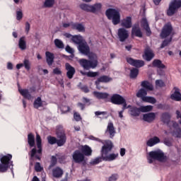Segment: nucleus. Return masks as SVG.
I'll return each mask as SVG.
<instances>
[{
	"instance_id": "obj_59",
	"label": "nucleus",
	"mask_w": 181,
	"mask_h": 181,
	"mask_svg": "<svg viewBox=\"0 0 181 181\" xmlns=\"http://www.w3.org/2000/svg\"><path fill=\"white\" fill-rule=\"evenodd\" d=\"M30 30V24L29 22L25 23V32L27 33H29V31Z\"/></svg>"
},
{
	"instance_id": "obj_28",
	"label": "nucleus",
	"mask_w": 181,
	"mask_h": 181,
	"mask_svg": "<svg viewBox=\"0 0 181 181\" xmlns=\"http://www.w3.org/2000/svg\"><path fill=\"white\" fill-rule=\"evenodd\" d=\"M18 91L20 94H21L24 98H27V100H32L33 98L28 89H21V88H18Z\"/></svg>"
},
{
	"instance_id": "obj_40",
	"label": "nucleus",
	"mask_w": 181,
	"mask_h": 181,
	"mask_svg": "<svg viewBox=\"0 0 181 181\" xmlns=\"http://www.w3.org/2000/svg\"><path fill=\"white\" fill-rule=\"evenodd\" d=\"M79 6L81 9L85 11V12H91V5L90 4H81Z\"/></svg>"
},
{
	"instance_id": "obj_5",
	"label": "nucleus",
	"mask_w": 181,
	"mask_h": 181,
	"mask_svg": "<svg viewBox=\"0 0 181 181\" xmlns=\"http://www.w3.org/2000/svg\"><path fill=\"white\" fill-rule=\"evenodd\" d=\"M147 160L148 163H153L155 160L166 162V156H165V153L160 149L152 151L148 153Z\"/></svg>"
},
{
	"instance_id": "obj_3",
	"label": "nucleus",
	"mask_w": 181,
	"mask_h": 181,
	"mask_svg": "<svg viewBox=\"0 0 181 181\" xmlns=\"http://www.w3.org/2000/svg\"><path fill=\"white\" fill-rule=\"evenodd\" d=\"M170 118H172V116L169 112H164L160 116L161 122L165 124L171 130L173 129V132H171L173 136L181 138V128L179 127V124L173 120H170Z\"/></svg>"
},
{
	"instance_id": "obj_58",
	"label": "nucleus",
	"mask_w": 181,
	"mask_h": 181,
	"mask_svg": "<svg viewBox=\"0 0 181 181\" xmlns=\"http://www.w3.org/2000/svg\"><path fill=\"white\" fill-rule=\"evenodd\" d=\"M176 115H177V119H179V124H181V110L179 111V110H177L176 111Z\"/></svg>"
},
{
	"instance_id": "obj_12",
	"label": "nucleus",
	"mask_w": 181,
	"mask_h": 181,
	"mask_svg": "<svg viewBox=\"0 0 181 181\" xmlns=\"http://www.w3.org/2000/svg\"><path fill=\"white\" fill-rule=\"evenodd\" d=\"M117 37L119 42H124L129 37V32L124 28H119L117 30Z\"/></svg>"
},
{
	"instance_id": "obj_38",
	"label": "nucleus",
	"mask_w": 181,
	"mask_h": 181,
	"mask_svg": "<svg viewBox=\"0 0 181 181\" xmlns=\"http://www.w3.org/2000/svg\"><path fill=\"white\" fill-rule=\"evenodd\" d=\"M153 67H157V69H165V65L162 64V61L159 59H154L153 62Z\"/></svg>"
},
{
	"instance_id": "obj_7",
	"label": "nucleus",
	"mask_w": 181,
	"mask_h": 181,
	"mask_svg": "<svg viewBox=\"0 0 181 181\" xmlns=\"http://www.w3.org/2000/svg\"><path fill=\"white\" fill-rule=\"evenodd\" d=\"M36 144L38 150L37 151L35 148L31 150L30 153L31 160H34V159L40 160V156H42V139L37 134H36Z\"/></svg>"
},
{
	"instance_id": "obj_34",
	"label": "nucleus",
	"mask_w": 181,
	"mask_h": 181,
	"mask_svg": "<svg viewBox=\"0 0 181 181\" xmlns=\"http://www.w3.org/2000/svg\"><path fill=\"white\" fill-rule=\"evenodd\" d=\"M71 28L75 30H78V32H86V28L81 23H72Z\"/></svg>"
},
{
	"instance_id": "obj_44",
	"label": "nucleus",
	"mask_w": 181,
	"mask_h": 181,
	"mask_svg": "<svg viewBox=\"0 0 181 181\" xmlns=\"http://www.w3.org/2000/svg\"><path fill=\"white\" fill-rule=\"evenodd\" d=\"M103 162V156L101 157H97L92 160L90 163V165H98V163Z\"/></svg>"
},
{
	"instance_id": "obj_4",
	"label": "nucleus",
	"mask_w": 181,
	"mask_h": 181,
	"mask_svg": "<svg viewBox=\"0 0 181 181\" xmlns=\"http://www.w3.org/2000/svg\"><path fill=\"white\" fill-rule=\"evenodd\" d=\"M173 30V28L172 27V25L170 23H167L163 26L161 33L160 34L161 39H166V37H169V36L170 37L168 39L165 40L162 42L160 45V49L166 47V46H168V45H169L170 42H172V36L170 35H172Z\"/></svg>"
},
{
	"instance_id": "obj_47",
	"label": "nucleus",
	"mask_w": 181,
	"mask_h": 181,
	"mask_svg": "<svg viewBox=\"0 0 181 181\" xmlns=\"http://www.w3.org/2000/svg\"><path fill=\"white\" fill-rule=\"evenodd\" d=\"M47 141L50 145H54V144H57V139H56V137L48 136Z\"/></svg>"
},
{
	"instance_id": "obj_14",
	"label": "nucleus",
	"mask_w": 181,
	"mask_h": 181,
	"mask_svg": "<svg viewBox=\"0 0 181 181\" xmlns=\"http://www.w3.org/2000/svg\"><path fill=\"white\" fill-rule=\"evenodd\" d=\"M57 145L58 146H63L66 144V141H67V138L66 137V133L64 132H57Z\"/></svg>"
},
{
	"instance_id": "obj_15",
	"label": "nucleus",
	"mask_w": 181,
	"mask_h": 181,
	"mask_svg": "<svg viewBox=\"0 0 181 181\" xmlns=\"http://www.w3.org/2000/svg\"><path fill=\"white\" fill-rule=\"evenodd\" d=\"M65 69L66 70V77L71 80L73 77H74V74H76V69L70 65L69 63L65 64Z\"/></svg>"
},
{
	"instance_id": "obj_23",
	"label": "nucleus",
	"mask_w": 181,
	"mask_h": 181,
	"mask_svg": "<svg viewBox=\"0 0 181 181\" xmlns=\"http://www.w3.org/2000/svg\"><path fill=\"white\" fill-rule=\"evenodd\" d=\"M121 26L126 28V29H129L132 27V18L129 16L123 19L121 23Z\"/></svg>"
},
{
	"instance_id": "obj_16",
	"label": "nucleus",
	"mask_w": 181,
	"mask_h": 181,
	"mask_svg": "<svg viewBox=\"0 0 181 181\" xmlns=\"http://www.w3.org/2000/svg\"><path fill=\"white\" fill-rule=\"evenodd\" d=\"M127 63L129 64H131V66H134V67H143V66H145V62L142 60L139 59H134L132 58H127Z\"/></svg>"
},
{
	"instance_id": "obj_54",
	"label": "nucleus",
	"mask_w": 181,
	"mask_h": 181,
	"mask_svg": "<svg viewBox=\"0 0 181 181\" xmlns=\"http://www.w3.org/2000/svg\"><path fill=\"white\" fill-rule=\"evenodd\" d=\"M163 144L166 146H172V141H170L169 139H164Z\"/></svg>"
},
{
	"instance_id": "obj_35",
	"label": "nucleus",
	"mask_w": 181,
	"mask_h": 181,
	"mask_svg": "<svg viewBox=\"0 0 181 181\" xmlns=\"http://www.w3.org/2000/svg\"><path fill=\"white\" fill-rule=\"evenodd\" d=\"M101 8H103V4H101V3H97L94 5H91L90 12L92 13H97V12H100V11H101Z\"/></svg>"
},
{
	"instance_id": "obj_46",
	"label": "nucleus",
	"mask_w": 181,
	"mask_h": 181,
	"mask_svg": "<svg viewBox=\"0 0 181 181\" xmlns=\"http://www.w3.org/2000/svg\"><path fill=\"white\" fill-rule=\"evenodd\" d=\"M54 4V0H45L44 6L45 8H52Z\"/></svg>"
},
{
	"instance_id": "obj_18",
	"label": "nucleus",
	"mask_w": 181,
	"mask_h": 181,
	"mask_svg": "<svg viewBox=\"0 0 181 181\" xmlns=\"http://www.w3.org/2000/svg\"><path fill=\"white\" fill-rule=\"evenodd\" d=\"M171 100L173 101H181L180 89L178 88H174L170 95Z\"/></svg>"
},
{
	"instance_id": "obj_31",
	"label": "nucleus",
	"mask_w": 181,
	"mask_h": 181,
	"mask_svg": "<svg viewBox=\"0 0 181 181\" xmlns=\"http://www.w3.org/2000/svg\"><path fill=\"white\" fill-rule=\"evenodd\" d=\"M71 41L75 45H78V46H80L82 43H83L84 40L83 39V36L81 35H74L71 37Z\"/></svg>"
},
{
	"instance_id": "obj_17",
	"label": "nucleus",
	"mask_w": 181,
	"mask_h": 181,
	"mask_svg": "<svg viewBox=\"0 0 181 181\" xmlns=\"http://www.w3.org/2000/svg\"><path fill=\"white\" fill-rule=\"evenodd\" d=\"M110 81H112V78L108 76H102L99 77L95 82L96 88H98V90H100V83H110Z\"/></svg>"
},
{
	"instance_id": "obj_9",
	"label": "nucleus",
	"mask_w": 181,
	"mask_h": 181,
	"mask_svg": "<svg viewBox=\"0 0 181 181\" xmlns=\"http://www.w3.org/2000/svg\"><path fill=\"white\" fill-rule=\"evenodd\" d=\"M148 92L144 88H141L136 93V97L141 98L144 103L149 104H156V99L152 96H146Z\"/></svg>"
},
{
	"instance_id": "obj_51",
	"label": "nucleus",
	"mask_w": 181,
	"mask_h": 181,
	"mask_svg": "<svg viewBox=\"0 0 181 181\" xmlns=\"http://www.w3.org/2000/svg\"><path fill=\"white\" fill-rule=\"evenodd\" d=\"M61 111L63 114H66V112H69V111H70V107H69V106H62Z\"/></svg>"
},
{
	"instance_id": "obj_60",
	"label": "nucleus",
	"mask_w": 181,
	"mask_h": 181,
	"mask_svg": "<svg viewBox=\"0 0 181 181\" xmlns=\"http://www.w3.org/2000/svg\"><path fill=\"white\" fill-rule=\"evenodd\" d=\"M81 90H82V91H83V93H88L90 91V90H88V87H87V86H81Z\"/></svg>"
},
{
	"instance_id": "obj_10",
	"label": "nucleus",
	"mask_w": 181,
	"mask_h": 181,
	"mask_svg": "<svg viewBox=\"0 0 181 181\" xmlns=\"http://www.w3.org/2000/svg\"><path fill=\"white\" fill-rule=\"evenodd\" d=\"M181 8V0H171L169 3L167 15L168 16H173L179 9Z\"/></svg>"
},
{
	"instance_id": "obj_22",
	"label": "nucleus",
	"mask_w": 181,
	"mask_h": 181,
	"mask_svg": "<svg viewBox=\"0 0 181 181\" xmlns=\"http://www.w3.org/2000/svg\"><path fill=\"white\" fill-rule=\"evenodd\" d=\"M106 133L108 132L110 134V138L112 139L115 136V127H114V124L110 122L107 124Z\"/></svg>"
},
{
	"instance_id": "obj_20",
	"label": "nucleus",
	"mask_w": 181,
	"mask_h": 181,
	"mask_svg": "<svg viewBox=\"0 0 181 181\" xmlns=\"http://www.w3.org/2000/svg\"><path fill=\"white\" fill-rule=\"evenodd\" d=\"M153 57H155V54H153L152 49H151L149 47L146 48L144 52V59H145V60L147 62H151Z\"/></svg>"
},
{
	"instance_id": "obj_36",
	"label": "nucleus",
	"mask_w": 181,
	"mask_h": 181,
	"mask_svg": "<svg viewBox=\"0 0 181 181\" xmlns=\"http://www.w3.org/2000/svg\"><path fill=\"white\" fill-rule=\"evenodd\" d=\"M28 144L30 145V148L35 146V135L32 133H30L28 135Z\"/></svg>"
},
{
	"instance_id": "obj_26",
	"label": "nucleus",
	"mask_w": 181,
	"mask_h": 181,
	"mask_svg": "<svg viewBox=\"0 0 181 181\" xmlns=\"http://www.w3.org/2000/svg\"><path fill=\"white\" fill-rule=\"evenodd\" d=\"M45 56L48 66H52L54 62V54L50 52H46Z\"/></svg>"
},
{
	"instance_id": "obj_53",
	"label": "nucleus",
	"mask_w": 181,
	"mask_h": 181,
	"mask_svg": "<svg viewBox=\"0 0 181 181\" xmlns=\"http://www.w3.org/2000/svg\"><path fill=\"white\" fill-rule=\"evenodd\" d=\"M65 50L66 52H67V53H69L70 54H73V53H74V49L71 48L69 45H66V47H65Z\"/></svg>"
},
{
	"instance_id": "obj_57",
	"label": "nucleus",
	"mask_w": 181,
	"mask_h": 181,
	"mask_svg": "<svg viewBox=\"0 0 181 181\" xmlns=\"http://www.w3.org/2000/svg\"><path fill=\"white\" fill-rule=\"evenodd\" d=\"M53 74L60 76L62 74V70H60L59 68H55L53 69Z\"/></svg>"
},
{
	"instance_id": "obj_27",
	"label": "nucleus",
	"mask_w": 181,
	"mask_h": 181,
	"mask_svg": "<svg viewBox=\"0 0 181 181\" xmlns=\"http://www.w3.org/2000/svg\"><path fill=\"white\" fill-rule=\"evenodd\" d=\"M81 152L83 153V156H91L93 153V150L88 146H83L81 148Z\"/></svg>"
},
{
	"instance_id": "obj_37",
	"label": "nucleus",
	"mask_w": 181,
	"mask_h": 181,
	"mask_svg": "<svg viewBox=\"0 0 181 181\" xmlns=\"http://www.w3.org/2000/svg\"><path fill=\"white\" fill-rule=\"evenodd\" d=\"M130 114L133 117H139V114H141V110L140 107H132L130 109Z\"/></svg>"
},
{
	"instance_id": "obj_2",
	"label": "nucleus",
	"mask_w": 181,
	"mask_h": 181,
	"mask_svg": "<svg viewBox=\"0 0 181 181\" xmlns=\"http://www.w3.org/2000/svg\"><path fill=\"white\" fill-rule=\"evenodd\" d=\"M95 140L103 145L100 150L103 160H105V162H112L119 156L118 153H110L112 151V148H114V144H112L111 140H101L100 139H95Z\"/></svg>"
},
{
	"instance_id": "obj_41",
	"label": "nucleus",
	"mask_w": 181,
	"mask_h": 181,
	"mask_svg": "<svg viewBox=\"0 0 181 181\" xmlns=\"http://www.w3.org/2000/svg\"><path fill=\"white\" fill-rule=\"evenodd\" d=\"M54 43L58 49H64V44L62 40L55 39Z\"/></svg>"
},
{
	"instance_id": "obj_21",
	"label": "nucleus",
	"mask_w": 181,
	"mask_h": 181,
	"mask_svg": "<svg viewBox=\"0 0 181 181\" xmlns=\"http://www.w3.org/2000/svg\"><path fill=\"white\" fill-rule=\"evenodd\" d=\"M158 144H160V139L158 136H153L146 141L147 146H149L150 148L155 146V145H158Z\"/></svg>"
},
{
	"instance_id": "obj_1",
	"label": "nucleus",
	"mask_w": 181,
	"mask_h": 181,
	"mask_svg": "<svg viewBox=\"0 0 181 181\" xmlns=\"http://www.w3.org/2000/svg\"><path fill=\"white\" fill-rule=\"evenodd\" d=\"M78 50L81 54L87 56L89 59H81L78 63L84 70H90V69H95L98 66V57L97 54L90 52V46L87 42L84 41L80 45H78Z\"/></svg>"
},
{
	"instance_id": "obj_42",
	"label": "nucleus",
	"mask_w": 181,
	"mask_h": 181,
	"mask_svg": "<svg viewBox=\"0 0 181 181\" xmlns=\"http://www.w3.org/2000/svg\"><path fill=\"white\" fill-rule=\"evenodd\" d=\"M139 73V70L136 68H133L130 71V77L131 78H136L138 74Z\"/></svg>"
},
{
	"instance_id": "obj_39",
	"label": "nucleus",
	"mask_w": 181,
	"mask_h": 181,
	"mask_svg": "<svg viewBox=\"0 0 181 181\" xmlns=\"http://www.w3.org/2000/svg\"><path fill=\"white\" fill-rule=\"evenodd\" d=\"M153 110V106L146 105L140 107V112H149Z\"/></svg>"
},
{
	"instance_id": "obj_52",
	"label": "nucleus",
	"mask_w": 181,
	"mask_h": 181,
	"mask_svg": "<svg viewBox=\"0 0 181 181\" xmlns=\"http://www.w3.org/2000/svg\"><path fill=\"white\" fill-rule=\"evenodd\" d=\"M98 72L88 71L87 72V77H97Z\"/></svg>"
},
{
	"instance_id": "obj_32",
	"label": "nucleus",
	"mask_w": 181,
	"mask_h": 181,
	"mask_svg": "<svg viewBox=\"0 0 181 181\" xmlns=\"http://www.w3.org/2000/svg\"><path fill=\"white\" fill-rule=\"evenodd\" d=\"M141 86L147 91H153V86L147 81H142Z\"/></svg>"
},
{
	"instance_id": "obj_43",
	"label": "nucleus",
	"mask_w": 181,
	"mask_h": 181,
	"mask_svg": "<svg viewBox=\"0 0 181 181\" xmlns=\"http://www.w3.org/2000/svg\"><path fill=\"white\" fill-rule=\"evenodd\" d=\"M34 108H40L43 104L42 103V98L40 97H38L33 103Z\"/></svg>"
},
{
	"instance_id": "obj_24",
	"label": "nucleus",
	"mask_w": 181,
	"mask_h": 181,
	"mask_svg": "<svg viewBox=\"0 0 181 181\" xmlns=\"http://www.w3.org/2000/svg\"><path fill=\"white\" fill-rule=\"evenodd\" d=\"M156 118V115L154 112H150L143 115V119L146 122H152Z\"/></svg>"
},
{
	"instance_id": "obj_6",
	"label": "nucleus",
	"mask_w": 181,
	"mask_h": 181,
	"mask_svg": "<svg viewBox=\"0 0 181 181\" xmlns=\"http://www.w3.org/2000/svg\"><path fill=\"white\" fill-rule=\"evenodd\" d=\"M11 159H12V155L8 154L7 156L1 155L0 156V173H5L6 170H8V168L11 167V173L13 175V163L12 161H11Z\"/></svg>"
},
{
	"instance_id": "obj_62",
	"label": "nucleus",
	"mask_w": 181,
	"mask_h": 181,
	"mask_svg": "<svg viewBox=\"0 0 181 181\" xmlns=\"http://www.w3.org/2000/svg\"><path fill=\"white\" fill-rule=\"evenodd\" d=\"M8 70H12L13 69V65L11 62H8L7 64Z\"/></svg>"
},
{
	"instance_id": "obj_13",
	"label": "nucleus",
	"mask_w": 181,
	"mask_h": 181,
	"mask_svg": "<svg viewBox=\"0 0 181 181\" xmlns=\"http://www.w3.org/2000/svg\"><path fill=\"white\" fill-rule=\"evenodd\" d=\"M72 158L75 163H81L84 162V154L80 150H76L72 155Z\"/></svg>"
},
{
	"instance_id": "obj_56",
	"label": "nucleus",
	"mask_w": 181,
	"mask_h": 181,
	"mask_svg": "<svg viewBox=\"0 0 181 181\" xmlns=\"http://www.w3.org/2000/svg\"><path fill=\"white\" fill-rule=\"evenodd\" d=\"M74 118L75 121H81V116L78 112L74 113Z\"/></svg>"
},
{
	"instance_id": "obj_49",
	"label": "nucleus",
	"mask_w": 181,
	"mask_h": 181,
	"mask_svg": "<svg viewBox=\"0 0 181 181\" xmlns=\"http://www.w3.org/2000/svg\"><path fill=\"white\" fill-rule=\"evenodd\" d=\"M35 172H42V170H43V167H42V165H40V163H35Z\"/></svg>"
},
{
	"instance_id": "obj_50",
	"label": "nucleus",
	"mask_w": 181,
	"mask_h": 181,
	"mask_svg": "<svg viewBox=\"0 0 181 181\" xmlns=\"http://www.w3.org/2000/svg\"><path fill=\"white\" fill-rule=\"evenodd\" d=\"M23 18V13L22 10H19L16 11V19L17 21H21Z\"/></svg>"
},
{
	"instance_id": "obj_25",
	"label": "nucleus",
	"mask_w": 181,
	"mask_h": 181,
	"mask_svg": "<svg viewBox=\"0 0 181 181\" xmlns=\"http://www.w3.org/2000/svg\"><path fill=\"white\" fill-rule=\"evenodd\" d=\"M132 36H136V37H142V31L138 25H134L132 30Z\"/></svg>"
},
{
	"instance_id": "obj_55",
	"label": "nucleus",
	"mask_w": 181,
	"mask_h": 181,
	"mask_svg": "<svg viewBox=\"0 0 181 181\" xmlns=\"http://www.w3.org/2000/svg\"><path fill=\"white\" fill-rule=\"evenodd\" d=\"M156 87H163V86H165V83H163V81L162 80H156Z\"/></svg>"
},
{
	"instance_id": "obj_11",
	"label": "nucleus",
	"mask_w": 181,
	"mask_h": 181,
	"mask_svg": "<svg viewBox=\"0 0 181 181\" xmlns=\"http://www.w3.org/2000/svg\"><path fill=\"white\" fill-rule=\"evenodd\" d=\"M110 101L112 104H115L116 105H122L123 104V110H127L130 107L129 105L127 107V101L125 99L118 94H114L110 98Z\"/></svg>"
},
{
	"instance_id": "obj_19",
	"label": "nucleus",
	"mask_w": 181,
	"mask_h": 181,
	"mask_svg": "<svg viewBox=\"0 0 181 181\" xmlns=\"http://www.w3.org/2000/svg\"><path fill=\"white\" fill-rule=\"evenodd\" d=\"M141 27L146 30L147 36H151L152 32L149 28V24L148 23V20L146 18H143L141 23Z\"/></svg>"
},
{
	"instance_id": "obj_29",
	"label": "nucleus",
	"mask_w": 181,
	"mask_h": 181,
	"mask_svg": "<svg viewBox=\"0 0 181 181\" xmlns=\"http://www.w3.org/2000/svg\"><path fill=\"white\" fill-rule=\"evenodd\" d=\"M18 47L21 50H26L28 48V45H26V37L25 36H23L19 39Z\"/></svg>"
},
{
	"instance_id": "obj_8",
	"label": "nucleus",
	"mask_w": 181,
	"mask_h": 181,
	"mask_svg": "<svg viewBox=\"0 0 181 181\" xmlns=\"http://www.w3.org/2000/svg\"><path fill=\"white\" fill-rule=\"evenodd\" d=\"M107 19L112 21L113 25H118L121 21V15L118 10L114 8H109L105 12Z\"/></svg>"
},
{
	"instance_id": "obj_45",
	"label": "nucleus",
	"mask_w": 181,
	"mask_h": 181,
	"mask_svg": "<svg viewBox=\"0 0 181 181\" xmlns=\"http://www.w3.org/2000/svg\"><path fill=\"white\" fill-rule=\"evenodd\" d=\"M119 179V175L118 173H113L110 177H108L107 180L108 181H117Z\"/></svg>"
},
{
	"instance_id": "obj_64",
	"label": "nucleus",
	"mask_w": 181,
	"mask_h": 181,
	"mask_svg": "<svg viewBox=\"0 0 181 181\" xmlns=\"http://www.w3.org/2000/svg\"><path fill=\"white\" fill-rule=\"evenodd\" d=\"M78 107H79V108H81V110H84V108L86 107V106L84 105V104L83 103H78Z\"/></svg>"
},
{
	"instance_id": "obj_61",
	"label": "nucleus",
	"mask_w": 181,
	"mask_h": 181,
	"mask_svg": "<svg viewBox=\"0 0 181 181\" xmlns=\"http://www.w3.org/2000/svg\"><path fill=\"white\" fill-rule=\"evenodd\" d=\"M95 115L97 117H98V115H107V112L96 111L95 112Z\"/></svg>"
},
{
	"instance_id": "obj_48",
	"label": "nucleus",
	"mask_w": 181,
	"mask_h": 181,
	"mask_svg": "<svg viewBox=\"0 0 181 181\" xmlns=\"http://www.w3.org/2000/svg\"><path fill=\"white\" fill-rule=\"evenodd\" d=\"M23 64L25 70H28V71L30 70V62H29V59H24Z\"/></svg>"
},
{
	"instance_id": "obj_63",
	"label": "nucleus",
	"mask_w": 181,
	"mask_h": 181,
	"mask_svg": "<svg viewBox=\"0 0 181 181\" xmlns=\"http://www.w3.org/2000/svg\"><path fill=\"white\" fill-rule=\"evenodd\" d=\"M125 152H126V150L125 148H122L120 149V156H125Z\"/></svg>"
},
{
	"instance_id": "obj_33",
	"label": "nucleus",
	"mask_w": 181,
	"mask_h": 181,
	"mask_svg": "<svg viewBox=\"0 0 181 181\" xmlns=\"http://www.w3.org/2000/svg\"><path fill=\"white\" fill-rule=\"evenodd\" d=\"M52 175L54 177H62L63 176V170L59 167H57L53 169L52 170Z\"/></svg>"
},
{
	"instance_id": "obj_30",
	"label": "nucleus",
	"mask_w": 181,
	"mask_h": 181,
	"mask_svg": "<svg viewBox=\"0 0 181 181\" xmlns=\"http://www.w3.org/2000/svg\"><path fill=\"white\" fill-rule=\"evenodd\" d=\"M93 94L95 98L98 100H105V98H108V93H101L98 91H93Z\"/></svg>"
}]
</instances>
